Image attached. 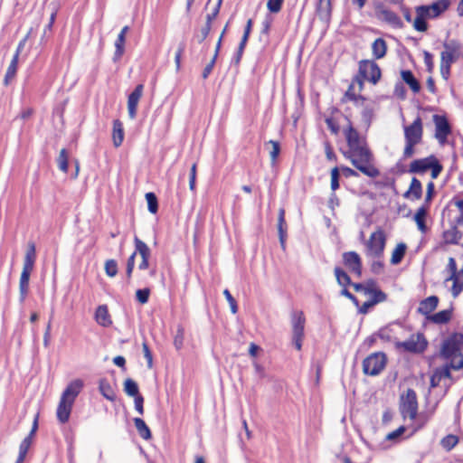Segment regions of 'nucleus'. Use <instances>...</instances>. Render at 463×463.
I'll list each match as a JSON object with an SVG mask.
<instances>
[{
    "label": "nucleus",
    "mask_w": 463,
    "mask_h": 463,
    "mask_svg": "<svg viewBox=\"0 0 463 463\" xmlns=\"http://www.w3.org/2000/svg\"><path fill=\"white\" fill-rule=\"evenodd\" d=\"M407 251V245L404 242H399L392 251L390 262L392 265H398L403 260Z\"/></svg>",
    "instance_id": "72a5a7b5"
},
{
    "label": "nucleus",
    "mask_w": 463,
    "mask_h": 463,
    "mask_svg": "<svg viewBox=\"0 0 463 463\" xmlns=\"http://www.w3.org/2000/svg\"><path fill=\"white\" fill-rule=\"evenodd\" d=\"M386 245V236L381 228L372 232L369 239L364 242L365 256L371 259H383Z\"/></svg>",
    "instance_id": "423d86ee"
},
{
    "label": "nucleus",
    "mask_w": 463,
    "mask_h": 463,
    "mask_svg": "<svg viewBox=\"0 0 463 463\" xmlns=\"http://www.w3.org/2000/svg\"><path fill=\"white\" fill-rule=\"evenodd\" d=\"M415 11L420 12L426 19H435L430 5H423L415 7Z\"/></svg>",
    "instance_id": "e2e57ef3"
},
{
    "label": "nucleus",
    "mask_w": 463,
    "mask_h": 463,
    "mask_svg": "<svg viewBox=\"0 0 463 463\" xmlns=\"http://www.w3.org/2000/svg\"><path fill=\"white\" fill-rule=\"evenodd\" d=\"M83 388V382L80 379H76L71 382L63 392L61 393L57 411V420L64 424L68 422L73 403Z\"/></svg>",
    "instance_id": "7ed1b4c3"
},
{
    "label": "nucleus",
    "mask_w": 463,
    "mask_h": 463,
    "mask_svg": "<svg viewBox=\"0 0 463 463\" xmlns=\"http://www.w3.org/2000/svg\"><path fill=\"white\" fill-rule=\"evenodd\" d=\"M415 13H416V17L413 21V28L417 32H420V33L426 32L429 27L427 19L423 16V14L420 12L415 11Z\"/></svg>",
    "instance_id": "c03bdc74"
},
{
    "label": "nucleus",
    "mask_w": 463,
    "mask_h": 463,
    "mask_svg": "<svg viewBox=\"0 0 463 463\" xmlns=\"http://www.w3.org/2000/svg\"><path fill=\"white\" fill-rule=\"evenodd\" d=\"M420 143L411 142V141H405V146L402 151V158L403 160H407L409 158H411L415 153H416V146Z\"/></svg>",
    "instance_id": "8fccbe9b"
},
{
    "label": "nucleus",
    "mask_w": 463,
    "mask_h": 463,
    "mask_svg": "<svg viewBox=\"0 0 463 463\" xmlns=\"http://www.w3.org/2000/svg\"><path fill=\"white\" fill-rule=\"evenodd\" d=\"M287 222L285 220V209L280 208L278 215V232L281 246L284 248L287 239Z\"/></svg>",
    "instance_id": "7c9ffc66"
},
{
    "label": "nucleus",
    "mask_w": 463,
    "mask_h": 463,
    "mask_svg": "<svg viewBox=\"0 0 463 463\" xmlns=\"http://www.w3.org/2000/svg\"><path fill=\"white\" fill-rule=\"evenodd\" d=\"M99 389L101 394L109 401H115L116 393L106 379H101L99 383Z\"/></svg>",
    "instance_id": "58836bf2"
},
{
    "label": "nucleus",
    "mask_w": 463,
    "mask_h": 463,
    "mask_svg": "<svg viewBox=\"0 0 463 463\" xmlns=\"http://www.w3.org/2000/svg\"><path fill=\"white\" fill-rule=\"evenodd\" d=\"M444 51L440 53V61L453 63L458 57L461 50V43L458 40H450L443 43Z\"/></svg>",
    "instance_id": "a211bd4d"
},
{
    "label": "nucleus",
    "mask_w": 463,
    "mask_h": 463,
    "mask_svg": "<svg viewBox=\"0 0 463 463\" xmlns=\"http://www.w3.org/2000/svg\"><path fill=\"white\" fill-rule=\"evenodd\" d=\"M324 149H325L326 157L328 161H331V162L337 161V156H336V155L334 151V148L329 141H326L324 143Z\"/></svg>",
    "instance_id": "13d9d810"
},
{
    "label": "nucleus",
    "mask_w": 463,
    "mask_h": 463,
    "mask_svg": "<svg viewBox=\"0 0 463 463\" xmlns=\"http://www.w3.org/2000/svg\"><path fill=\"white\" fill-rule=\"evenodd\" d=\"M423 58H424V64L427 68V71L429 72H432V71L434 69L433 55L430 52L424 51Z\"/></svg>",
    "instance_id": "338daca9"
},
{
    "label": "nucleus",
    "mask_w": 463,
    "mask_h": 463,
    "mask_svg": "<svg viewBox=\"0 0 463 463\" xmlns=\"http://www.w3.org/2000/svg\"><path fill=\"white\" fill-rule=\"evenodd\" d=\"M223 295L230 305L232 313L236 314L238 312V305L235 298L227 288L223 290Z\"/></svg>",
    "instance_id": "052dcab7"
},
{
    "label": "nucleus",
    "mask_w": 463,
    "mask_h": 463,
    "mask_svg": "<svg viewBox=\"0 0 463 463\" xmlns=\"http://www.w3.org/2000/svg\"><path fill=\"white\" fill-rule=\"evenodd\" d=\"M342 115L341 110L335 106L328 107L322 115L327 128L333 136H338L340 133L339 120Z\"/></svg>",
    "instance_id": "2eb2a0df"
},
{
    "label": "nucleus",
    "mask_w": 463,
    "mask_h": 463,
    "mask_svg": "<svg viewBox=\"0 0 463 463\" xmlns=\"http://www.w3.org/2000/svg\"><path fill=\"white\" fill-rule=\"evenodd\" d=\"M447 270L449 272V277L446 281H452L451 294L454 298H457L463 291V269L458 270L456 260L449 257Z\"/></svg>",
    "instance_id": "9b49d317"
},
{
    "label": "nucleus",
    "mask_w": 463,
    "mask_h": 463,
    "mask_svg": "<svg viewBox=\"0 0 463 463\" xmlns=\"http://www.w3.org/2000/svg\"><path fill=\"white\" fill-rule=\"evenodd\" d=\"M149 296H150V289L148 288L137 289L136 291V298L142 305L147 303V301L149 299Z\"/></svg>",
    "instance_id": "5fc2aeb1"
},
{
    "label": "nucleus",
    "mask_w": 463,
    "mask_h": 463,
    "mask_svg": "<svg viewBox=\"0 0 463 463\" xmlns=\"http://www.w3.org/2000/svg\"><path fill=\"white\" fill-rule=\"evenodd\" d=\"M440 356L450 363L453 370L463 368V333H451L442 341Z\"/></svg>",
    "instance_id": "f03ea898"
},
{
    "label": "nucleus",
    "mask_w": 463,
    "mask_h": 463,
    "mask_svg": "<svg viewBox=\"0 0 463 463\" xmlns=\"http://www.w3.org/2000/svg\"><path fill=\"white\" fill-rule=\"evenodd\" d=\"M386 363L387 357L384 353H373L363 361V372L367 375H377L384 369Z\"/></svg>",
    "instance_id": "1a4fd4ad"
},
{
    "label": "nucleus",
    "mask_w": 463,
    "mask_h": 463,
    "mask_svg": "<svg viewBox=\"0 0 463 463\" xmlns=\"http://www.w3.org/2000/svg\"><path fill=\"white\" fill-rule=\"evenodd\" d=\"M387 49V43L383 38H377L372 43V53L375 60L383 59L386 55Z\"/></svg>",
    "instance_id": "473e14b6"
},
{
    "label": "nucleus",
    "mask_w": 463,
    "mask_h": 463,
    "mask_svg": "<svg viewBox=\"0 0 463 463\" xmlns=\"http://www.w3.org/2000/svg\"><path fill=\"white\" fill-rule=\"evenodd\" d=\"M222 0H218L215 7L213 8V12L211 14H208L206 15V24L212 25L213 21L217 17L219 14L221 5H222Z\"/></svg>",
    "instance_id": "69168bd1"
},
{
    "label": "nucleus",
    "mask_w": 463,
    "mask_h": 463,
    "mask_svg": "<svg viewBox=\"0 0 463 463\" xmlns=\"http://www.w3.org/2000/svg\"><path fill=\"white\" fill-rule=\"evenodd\" d=\"M58 167L63 173L68 172L69 167V155L65 148H62L60 151L59 156L57 158Z\"/></svg>",
    "instance_id": "49530a36"
},
{
    "label": "nucleus",
    "mask_w": 463,
    "mask_h": 463,
    "mask_svg": "<svg viewBox=\"0 0 463 463\" xmlns=\"http://www.w3.org/2000/svg\"><path fill=\"white\" fill-rule=\"evenodd\" d=\"M146 200L147 203L148 211L151 213H154V214L156 213L158 211V202H157L156 195L152 192L146 193Z\"/></svg>",
    "instance_id": "09e8293b"
},
{
    "label": "nucleus",
    "mask_w": 463,
    "mask_h": 463,
    "mask_svg": "<svg viewBox=\"0 0 463 463\" xmlns=\"http://www.w3.org/2000/svg\"><path fill=\"white\" fill-rule=\"evenodd\" d=\"M459 442V438L454 434H448L440 439V446L446 450H452Z\"/></svg>",
    "instance_id": "a19ab883"
},
{
    "label": "nucleus",
    "mask_w": 463,
    "mask_h": 463,
    "mask_svg": "<svg viewBox=\"0 0 463 463\" xmlns=\"http://www.w3.org/2000/svg\"><path fill=\"white\" fill-rule=\"evenodd\" d=\"M405 141L421 143L423 137V123L418 116L411 125L403 127Z\"/></svg>",
    "instance_id": "f3484780"
},
{
    "label": "nucleus",
    "mask_w": 463,
    "mask_h": 463,
    "mask_svg": "<svg viewBox=\"0 0 463 463\" xmlns=\"http://www.w3.org/2000/svg\"><path fill=\"white\" fill-rule=\"evenodd\" d=\"M124 135L123 123L119 119H115L113 121L112 129V141L115 147H118L122 145Z\"/></svg>",
    "instance_id": "2f4dec72"
},
{
    "label": "nucleus",
    "mask_w": 463,
    "mask_h": 463,
    "mask_svg": "<svg viewBox=\"0 0 463 463\" xmlns=\"http://www.w3.org/2000/svg\"><path fill=\"white\" fill-rule=\"evenodd\" d=\"M435 184L432 181H429L426 185V194L424 203L421 206H420L415 214H414V221L417 224V227L419 231H420L422 233H425L428 230V227L426 225V216L428 214V211L430 209V203L435 196Z\"/></svg>",
    "instance_id": "0eeeda50"
},
{
    "label": "nucleus",
    "mask_w": 463,
    "mask_h": 463,
    "mask_svg": "<svg viewBox=\"0 0 463 463\" xmlns=\"http://www.w3.org/2000/svg\"><path fill=\"white\" fill-rule=\"evenodd\" d=\"M368 296H371L372 298L369 300L364 302L362 306L359 307V312L361 314H367L370 308L379 303L386 301L387 299L386 293H384L381 288L372 292Z\"/></svg>",
    "instance_id": "393cba45"
},
{
    "label": "nucleus",
    "mask_w": 463,
    "mask_h": 463,
    "mask_svg": "<svg viewBox=\"0 0 463 463\" xmlns=\"http://www.w3.org/2000/svg\"><path fill=\"white\" fill-rule=\"evenodd\" d=\"M367 98L362 94H359L358 91L355 90V86L351 81L347 90L342 96L340 101L345 104L347 102H353L356 107H363L366 102Z\"/></svg>",
    "instance_id": "5701e85b"
},
{
    "label": "nucleus",
    "mask_w": 463,
    "mask_h": 463,
    "mask_svg": "<svg viewBox=\"0 0 463 463\" xmlns=\"http://www.w3.org/2000/svg\"><path fill=\"white\" fill-rule=\"evenodd\" d=\"M284 0H268L267 8L270 13L278 14L280 12Z\"/></svg>",
    "instance_id": "4d7b16f0"
},
{
    "label": "nucleus",
    "mask_w": 463,
    "mask_h": 463,
    "mask_svg": "<svg viewBox=\"0 0 463 463\" xmlns=\"http://www.w3.org/2000/svg\"><path fill=\"white\" fill-rule=\"evenodd\" d=\"M403 197L411 201H418L422 197V184L417 177H412Z\"/></svg>",
    "instance_id": "a878e982"
},
{
    "label": "nucleus",
    "mask_w": 463,
    "mask_h": 463,
    "mask_svg": "<svg viewBox=\"0 0 463 463\" xmlns=\"http://www.w3.org/2000/svg\"><path fill=\"white\" fill-rule=\"evenodd\" d=\"M342 260L345 267L358 278L363 274L362 258L356 251H345L342 254Z\"/></svg>",
    "instance_id": "dca6fc26"
},
{
    "label": "nucleus",
    "mask_w": 463,
    "mask_h": 463,
    "mask_svg": "<svg viewBox=\"0 0 463 463\" xmlns=\"http://www.w3.org/2000/svg\"><path fill=\"white\" fill-rule=\"evenodd\" d=\"M430 171L431 181L437 179L443 171V165L435 155L412 160L409 165L411 174L424 175Z\"/></svg>",
    "instance_id": "39448f33"
},
{
    "label": "nucleus",
    "mask_w": 463,
    "mask_h": 463,
    "mask_svg": "<svg viewBox=\"0 0 463 463\" xmlns=\"http://www.w3.org/2000/svg\"><path fill=\"white\" fill-rule=\"evenodd\" d=\"M22 45H23V43L19 44V47L17 48L15 53L14 54L9 66L7 67V70H6L5 78H4V84L5 86L9 85V83L15 78L17 69H18L20 49H21Z\"/></svg>",
    "instance_id": "bb28decb"
},
{
    "label": "nucleus",
    "mask_w": 463,
    "mask_h": 463,
    "mask_svg": "<svg viewBox=\"0 0 463 463\" xmlns=\"http://www.w3.org/2000/svg\"><path fill=\"white\" fill-rule=\"evenodd\" d=\"M142 350H143L144 357L146 358V363H147V367L149 369H151L153 367V354H152V352H151L146 341H144L142 343Z\"/></svg>",
    "instance_id": "bf43d9fd"
},
{
    "label": "nucleus",
    "mask_w": 463,
    "mask_h": 463,
    "mask_svg": "<svg viewBox=\"0 0 463 463\" xmlns=\"http://www.w3.org/2000/svg\"><path fill=\"white\" fill-rule=\"evenodd\" d=\"M125 43H126V38L118 35L116 41H115V52L113 54V61L117 62L121 60L122 56L125 53Z\"/></svg>",
    "instance_id": "ea45409f"
},
{
    "label": "nucleus",
    "mask_w": 463,
    "mask_h": 463,
    "mask_svg": "<svg viewBox=\"0 0 463 463\" xmlns=\"http://www.w3.org/2000/svg\"><path fill=\"white\" fill-rule=\"evenodd\" d=\"M351 81L354 83V86L357 85V91L359 94H361L363 92V90H364V82L367 80H366V79L362 77L360 74L356 73L352 78Z\"/></svg>",
    "instance_id": "0e129e2a"
},
{
    "label": "nucleus",
    "mask_w": 463,
    "mask_h": 463,
    "mask_svg": "<svg viewBox=\"0 0 463 463\" xmlns=\"http://www.w3.org/2000/svg\"><path fill=\"white\" fill-rule=\"evenodd\" d=\"M333 0H317L316 14L320 21L329 24L332 18Z\"/></svg>",
    "instance_id": "4be33fe9"
},
{
    "label": "nucleus",
    "mask_w": 463,
    "mask_h": 463,
    "mask_svg": "<svg viewBox=\"0 0 463 463\" xmlns=\"http://www.w3.org/2000/svg\"><path fill=\"white\" fill-rule=\"evenodd\" d=\"M351 286L357 293H362L364 296H368L372 292L380 288L378 283L373 279H366L363 283H352Z\"/></svg>",
    "instance_id": "cd10ccee"
},
{
    "label": "nucleus",
    "mask_w": 463,
    "mask_h": 463,
    "mask_svg": "<svg viewBox=\"0 0 463 463\" xmlns=\"http://www.w3.org/2000/svg\"><path fill=\"white\" fill-rule=\"evenodd\" d=\"M144 85L138 84L128 97V113L131 119L136 118L137 106L141 97L143 96Z\"/></svg>",
    "instance_id": "412c9836"
},
{
    "label": "nucleus",
    "mask_w": 463,
    "mask_h": 463,
    "mask_svg": "<svg viewBox=\"0 0 463 463\" xmlns=\"http://www.w3.org/2000/svg\"><path fill=\"white\" fill-rule=\"evenodd\" d=\"M334 272L337 283L343 288H345L352 284L349 275L342 268L335 267Z\"/></svg>",
    "instance_id": "37998d69"
},
{
    "label": "nucleus",
    "mask_w": 463,
    "mask_h": 463,
    "mask_svg": "<svg viewBox=\"0 0 463 463\" xmlns=\"http://www.w3.org/2000/svg\"><path fill=\"white\" fill-rule=\"evenodd\" d=\"M184 340V328L182 326H178L176 328V333L174 337V345L177 350H180L183 347Z\"/></svg>",
    "instance_id": "603ef678"
},
{
    "label": "nucleus",
    "mask_w": 463,
    "mask_h": 463,
    "mask_svg": "<svg viewBox=\"0 0 463 463\" xmlns=\"http://www.w3.org/2000/svg\"><path fill=\"white\" fill-rule=\"evenodd\" d=\"M305 324L306 317L303 311L295 312L292 316L293 343L298 351H300L302 348V342L305 335Z\"/></svg>",
    "instance_id": "ddd939ff"
},
{
    "label": "nucleus",
    "mask_w": 463,
    "mask_h": 463,
    "mask_svg": "<svg viewBox=\"0 0 463 463\" xmlns=\"http://www.w3.org/2000/svg\"><path fill=\"white\" fill-rule=\"evenodd\" d=\"M346 126L343 129L347 149L343 151L344 157L350 161L355 169L346 165L340 166V171L346 178L358 177V171L370 178L380 175V170L374 165V156L366 137L362 136L354 128L349 117H345Z\"/></svg>",
    "instance_id": "f257e3e1"
},
{
    "label": "nucleus",
    "mask_w": 463,
    "mask_h": 463,
    "mask_svg": "<svg viewBox=\"0 0 463 463\" xmlns=\"http://www.w3.org/2000/svg\"><path fill=\"white\" fill-rule=\"evenodd\" d=\"M433 121L435 123V137L440 144L447 141L448 136L451 133V128L446 117L434 115Z\"/></svg>",
    "instance_id": "aec40b11"
},
{
    "label": "nucleus",
    "mask_w": 463,
    "mask_h": 463,
    "mask_svg": "<svg viewBox=\"0 0 463 463\" xmlns=\"http://www.w3.org/2000/svg\"><path fill=\"white\" fill-rule=\"evenodd\" d=\"M95 320L101 326L108 327L111 326L112 320L106 305H101L97 307L95 311Z\"/></svg>",
    "instance_id": "c85d7f7f"
},
{
    "label": "nucleus",
    "mask_w": 463,
    "mask_h": 463,
    "mask_svg": "<svg viewBox=\"0 0 463 463\" xmlns=\"http://www.w3.org/2000/svg\"><path fill=\"white\" fill-rule=\"evenodd\" d=\"M134 242L136 251L141 256V260H149L151 255V250L149 247L137 237H135Z\"/></svg>",
    "instance_id": "79ce46f5"
},
{
    "label": "nucleus",
    "mask_w": 463,
    "mask_h": 463,
    "mask_svg": "<svg viewBox=\"0 0 463 463\" xmlns=\"http://www.w3.org/2000/svg\"><path fill=\"white\" fill-rule=\"evenodd\" d=\"M357 73L373 85H376L382 79V70L373 60H361Z\"/></svg>",
    "instance_id": "9d476101"
},
{
    "label": "nucleus",
    "mask_w": 463,
    "mask_h": 463,
    "mask_svg": "<svg viewBox=\"0 0 463 463\" xmlns=\"http://www.w3.org/2000/svg\"><path fill=\"white\" fill-rule=\"evenodd\" d=\"M395 346L403 352L422 354L428 347V341L423 333L418 332L411 335L405 341L396 342Z\"/></svg>",
    "instance_id": "6e6552de"
},
{
    "label": "nucleus",
    "mask_w": 463,
    "mask_h": 463,
    "mask_svg": "<svg viewBox=\"0 0 463 463\" xmlns=\"http://www.w3.org/2000/svg\"><path fill=\"white\" fill-rule=\"evenodd\" d=\"M36 261V249L34 242L28 243L24 258L23 269L19 279V300L24 303L29 294L30 277Z\"/></svg>",
    "instance_id": "20e7f679"
},
{
    "label": "nucleus",
    "mask_w": 463,
    "mask_h": 463,
    "mask_svg": "<svg viewBox=\"0 0 463 463\" xmlns=\"http://www.w3.org/2000/svg\"><path fill=\"white\" fill-rule=\"evenodd\" d=\"M269 144L271 145L272 149L269 152V156L271 161L274 163L276 162L279 153H280V145L278 141L275 140H269Z\"/></svg>",
    "instance_id": "680f3d73"
},
{
    "label": "nucleus",
    "mask_w": 463,
    "mask_h": 463,
    "mask_svg": "<svg viewBox=\"0 0 463 463\" xmlns=\"http://www.w3.org/2000/svg\"><path fill=\"white\" fill-rule=\"evenodd\" d=\"M450 5V0H437L436 2L430 5V6L431 7L433 15L438 18L449 8Z\"/></svg>",
    "instance_id": "4c0bfd02"
},
{
    "label": "nucleus",
    "mask_w": 463,
    "mask_h": 463,
    "mask_svg": "<svg viewBox=\"0 0 463 463\" xmlns=\"http://www.w3.org/2000/svg\"><path fill=\"white\" fill-rule=\"evenodd\" d=\"M453 315V308L450 307L449 309L440 310L435 314H432L429 317V321L435 325H445L448 324Z\"/></svg>",
    "instance_id": "c756f323"
},
{
    "label": "nucleus",
    "mask_w": 463,
    "mask_h": 463,
    "mask_svg": "<svg viewBox=\"0 0 463 463\" xmlns=\"http://www.w3.org/2000/svg\"><path fill=\"white\" fill-rule=\"evenodd\" d=\"M452 366H450V363L443 366L435 368L430 380V388L438 387L444 380H449V383L448 384V386H450L451 383H453V378L450 372Z\"/></svg>",
    "instance_id": "6ab92c4d"
},
{
    "label": "nucleus",
    "mask_w": 463,
    "mask_h": 463,
    "mask_svg": "<svg viewBox=\"0 0 463 463\" xmlns=\"http://www.w3.org/2000/svg\"><path fill=\"white\" fill-rule=\"evenodd\" d=\"M196 175H197V163L194 162L190 169L189 173V189L192 192H195L196 189Z\"/></svg>",
    "instance_id": "864d4df0"
},
{
    "label": "nucleus",
    "mask_w": 463,
    "mask_h": 463,
    "mask_svg": "<svg viewBox=\"0 0 463 463\" xmlns=\"http://www.w3.org/2000/svg\"><path fill=\"white\" fill-rule=\"evenodd\" d=\"M134 424H135V427H136L139 436L142 439L147 440L152 438L150 429L148 428V426L146 425V423L145 422V420L143 419L135 418Z\"/></svg>",
    "instance_id": "e433bc0d"
},
{
    "label": "nucleus",
    "mask_w": 463,
    "mask_h": 463,
    "mask_svg": "<svg viewBox=\"0 0 463 463\" xmlns=\"http://www.w3.org/2000/svg\"><path fill=\"white\" fill-rule=\"evenodd\" d=\"M401 76L402 80L414 93H418L420 90V84L419 80L414 77L413 73L410 70L402 71Z\"/></svg>",
    "instance_id": "f704fd0d"
},
{
    "label": "nucleus",
    "mask_w": 463,
    "mask_h": 463,
    "mask_svg": "<svg viewBox=\"0 0 463 463\" xmlns=\"http://www.w3.org/2000/svg\"><path fill=\"white\" fill-rule=\"evenodd\" d=\"M104 269L107 276L110 278H113L118 274V263L113 259L106 260Z\"/></svg>",
    "instance_id": "3c124183"
},
{
    "label": "nucleus",
    "mask_w": 463,
    "mask_h": 463,
    "mask_svg": "<svg viewBox=\"0 0 463 463\" xmlns=\"http://www.w3.org/2000/svg\"><path fill=\"white\" fill-rule=\"evenodd\" d=\"M406 430V428L404 426H400L398 429H396L393 431H391L386 435L387 440H395L398 439L401 435H402Z\"/></svg>",
    "instance_id": "774afa93"
},
{
    "label": "nucleus",
    "mask_w": 463,
    "mask_h": 463,
    "mask_svg": "<svg viewBox=\"0 0 463 463\" xmlns=\"http://www.w3.org/2000/svg\"><path fill=\"white\" fill-rule=\"evenodd\" d=\"M375 16L381 22H383L393 28L401 29L403 27V23L400 16L383 4L375 5Z\"/></svg>",
    "instance_id": "4468645a"
},
{
    "label": "nucleus",
    "mask_w": 463,
    "mask_h": 463,
    "mask_svg": "<svg viewBox=\"0 0 463 463\" xmlns=\"http://www.w3.org/2000/svg\"><path fill=\"white\" fill-rule=\"evenodd\" d=\"M362 118L367 128L370 127L373 117V109L370 107H364L361 112Z\"/></svg>",
    "instance_id": "6e6d98bb"
},
{
    "label": "nucleus",
    "mask_w": 463,
    "mask_h": 463,
    "mask_svg": "<svg viewBox=\"0 0 463 463\" xmlns=\"http://www.w3.org/2000/svg\"><path fill=\"white\" fill-rule=\"evenodd\" d=\"M439 303V298L437 296H430L420 302L417 312L425 316L429 320V317H430L432 315L431 313L438 307Z\"/></svg>",
    "instance_id": "b1692460"
},
{
    "label": "nucleus",
    "mask_w": 463,
    "mask_h": 463,
    "mask_svg": "<svg viewBox=\"0 0 463 463\" xmlns=\"http://www.w3.org/2000/svg\"><path fill=\"white\" fill-rule=\"evenodd\" d=\"M401 412L411 420H415L418 413V400L413 389H407L401 397Z\"/></svg>",
    "instance_id": "f8f14e48"
},
{
    "label": "nucleus",
    "mask_w": 463,
    "mask_h": 463,
    "mask_svg": "<svg viewBox=\"0 0 463 463\" xmlns=\"http://www.w3.org/2000/svg\"><path fill=\"white\" fill-rule=\"evenodd\" d=\"M462 238V233L456 226L443 232V239L447 244H458Z\"/></svg>",
    "instance_id": "c9c22d12"
},
{
    "label": "nucleus",
    "mask_w": 463,
    "mask_h": 463,
    "mask_svg": "<svg viewBox=\"0 0 463 463\" xmlns=\"http://www.w3.org/2000/svg\"><path fill=\"white\" fill-rule=\"evenodd\" d=\"M339 178L340 168L338 166H335L330 172V188L333 192L336 191L340 187Z\"/></svg>",
    "instance_id": "de8ad7c7"
},
{
    "label": "nucleus",
    "mask_w": 463,
    "mask_h": 463,
    "mask_svg": "<svg viewBox=\"0 0 463 463\" xmlns=\"http://www.w3.org/2000/svg\"><path fill=\"white\" fill-rule=\"evenodd\" d=\"M124 391L131 397H137L140 395L137 383L131 378H128L124 382Z\"/></svg>",
    "instance_id": "a18cd8bd"
}]
</instances>
